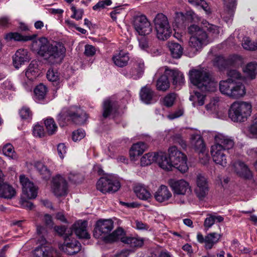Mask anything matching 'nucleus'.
Wrapping results in <instances>:
<instances>
[{
    "label": "nucleus",
    "instance_id": "54",
    "mask_svg": "<svg viewBox=\"0 0 257 257\" xmlns=\"http://www.w3.org/2000/svg\"><path fill=\"white\" fill-rule=\"evenodd\" d=\"M194 94L195 95L194 96H192L190 97V99L192 98L197 102L199 105H203L204 104L205 95L197 91H195Z\"/></svg>",
    "mask_w": 257,
    "mask_h": 257
},
{
    "label": "nucleus",
    "instance_id": "10",
    "mask_svg": "<svg viewBox=\"0 0 257 257\" xmlns=\"http://www.w3.org/2000/svg\"><path fill=\"white\" fill-rule=\"evenodd\" d=\"M51 189L52 193L57 197L65 196L68 192L67 182L63 177L57 175L53 178Z\"/></svg>",
    "mask_w": 257,
    "mask_h": 257
},
{
    "label": "nucleus",
    "instance_id": "26",
    "mask_svg": "<svg viewBox=\"0 0 257 257\" xmlns=\"http://www.w3.org/2000/svg\"><path fill=\"white\" fill-rule=\"evenodd\" d=\"M172 197V193L168 188L164 185L160 186L155 194L156 200L159 202L168 200Z\"/></svg>",
    "mask_w": 257,
    "mask_h": 257
},
{
    "label": "nucleus",
    "instance_id": "4",
    "mask_svg": "<svg viewBox=\"0 0 257 257\" xmlns=\"http://www.w3.org/2000/svg\"><path fill=\"white\" fill-rule=\"evenodd\" d=\"M187 33L190 36L189 46L195 51L200 50L208 42V36L201 28L195 24H192L187 29Z\"/></svg>",
    "mask_w": 257,
    "mask_h": 257
},
{
    "label": "nucleus",
    "instance_id": "53",
    "mask_svg": "<svg viewBox=\"0 0 257 257\" xmlns=\"http://www.w3.org/2000/svg\"><path fill=\"white\" fill-rule=\"evenodd\" d=\"M213 65L219 69L223 68L225 65V61L222 56H216L213 61Z\"/></svg>",
    "mask_w": 257,
    "mask_h": 257
},
{
    "label": "nucleus",
    "instance_id": "33",
    "mask_svg": "<svg viewBox=\"0 0 257 257\" xmlns=\"http://www.w3.org/2000/svg\"><path fill=\"white\" fill-rule=\"evenodd\" d=\"M223 221V217L220 215H215L212 214H208L207 217L204 221V227L206 231H208L215 223V221L221 222Z\"/></svg>",
    "mask_w": 257,
    "mask_h": 257
},
{
    "label": "nucleus",
    "instance_id": "5",
    "mask_svg": "<svg viewBox=\"0 0 257 257\" xmlns=\"http://www.w3.org/2000/svg\"><path fill=\"white\" fill-rule=\"evenodd\" d=\"M157 38L162 41L169 39L172 34V29L168 17L162 13L156 15L153 19Z\"/></svg>",
    "mask_w": 257,
    "mask_h": 257
},
{
    "label": "nucleus",
    "instance_id": "57",
    "mask_svg": "<svg viewBox=\"0 0 257 257\" xmlns=\"http://www.w3.org/2000/svg\"><path fill=\"white\" fill-rule=\"evenodd\" d=\"M218 102V98H214L211 100L209 103L206 105L205 108L208 113H212L215 110L216 105Z\"/></svg>",
    "mask_w": 257,
    "mask_h": 257
},
{
    "label": "nucleus",
    "instance_id": "14",
    "mask_svg": "<svg viewBox=\"0 0 257 257\" xmlns=\"http://www.w3.org/2000/svg\"><path fill=\"white\" fill-rule=\"evenodd\" d=\"M222 234L215 232L208 233L205 237L201 233H198L197 238L199 242L204 243V247L206 249H210L221 239Z\"/></svg>",
    "mask_w": 257,
    "mask_h": 257
},
{
    "label": "nucleus",
    "instance_id": "55",
    "mask_svg": "<svg viewBox=\"0 0 257 257\" xmlns=\"http://www.w3.org/2000/svg\"><path fill=\"white\" fill-rule=\"evenodd\" d=\"M198 154L200 163L204 165H207L209 163L210 157L206 150Z\"/></svg>",
    "mask_w": 257,
    "mask_h": 257
},
{
    "label": "nucleus",
    "instance_id": "19",
    "mask_svg": "<svg viewBox=\"0 0 257 257\" xmlns=\"http://www.w3.org/2000/svg\"><path fill=\"white\" fill-rule=\"evenodd\" d=\"M87 220H79L76 221L71 226V232L69 235L72 234V231L79 238H88L89 234L87 231Z\"/></svg>",
    "mask_w": 257,
    "mask_h": 257
},
{
    "label": "nucleus",
    "instance_id": "60",
    "mask_svg": "<svg viewBox=\"0 0 257 257\" xmlns=\"http://www.w3.org/2000/svg\"><path fill=\"white\" fill-rule=\"evenodd\" d=\"M47 79L51 81L56 82L59 79L57 72H55L53 70H49L47 73Z\"/></svg>",
    "mask_w": 257,
    "mask_h": 257
},
{
    "label": "nucleus",
    "instance_id": "49",
    "mask_svg": "<svg viewBox=\"0 0 257 257\" xmlns=\"http://www.w3.org/2000/svg\"><path fill=\"white\" fill-rule=\"evenodd\" d=\"M173 142L178 144L183 149L187 148V144L180 134H175L171 137Z\"/></svg>",
    "mask_w": 257,
    "mask_h": 257
},
{
    "label": "nucleus",
    "instance_id": "20",
    "mask_svg": "<svg viewBox=\"0 0 257 257\" xmlns=\"http://www.w3.org/2000/svg\"><path fill=\"white\" fill-rule=\"evenodd\" d=\"M214 141L215 144L213 146H219L224 150L232 149L234 145L233 139L222 134L218 133L215 135Z\"/></svg>",
    "mask_w": 257,
    "mask_h": 257
},
{
    "label": "nucleus",
    "instance_id": "30",
    "mask_svg": "<svg viewBox=\"0 0 257 257\" xmlns=\"http://www.w3.org/2000/svg\"><path fill=\"white\" fill-rule=\"evenodd\" d=\"M127 237L124 230L121 228H118L109 234L105 242H112L119 240L124 243Z\"/></svg>",
    "mask_w": 257,
    "mask_h": 257
},
{
    "label": "nucleus",
    "instance_id": "1",
    "mask_svg": "<svg viewBox=\"0 0 257 257\" xmlns=\"http://www.w3.org/2000/svg\"><path fill=\"white\" fill-rule=\"evenodd\" d=\"M32 49L43 61L50 65L60 64L66 56V48L61 42L49 41L45 37L40 38L32 43Z\"/></svg>",
    "mask_w": 257,
    "mask_h": 257
},
{
    "label": "nucleus",
    "instance_id": "43",
    "mask_svg": "<svg viewBox=\"0 0 257 257\" xmlns=\"http://www.w3.org/2000/svg\"><path fill=\"white\" fill-rule=\"evenodd\" d=\"M35 167L44 179L48 180L50 178L51 174L50 170L42 163L37 162Z\"/></svg>",
    "mask_w": 257,
    "mask_h": 257
},
{
    "label": "nucleus",
    "instance_id": "25",
    "mask_svg": "<svg viewBox=\"0 0 257 257\" xmlns=\"http://www.w3.org/2000/svg\"><path fill=\"white\" fill-rule=\"evenodd\" d=\"M156 162L157 163L160 167L165 170H170L173 167L169 157L168 158L166 154L164 152L157 153Z\"/></svg>",
    "mask_w": 257,
    "mask_h": 257
},
{
    "label": "nucleus",
    "instance_id": "50",
    "mask_svg": "<svg viewBox=\"0 0 257 257\" xmlns=\"http://www.w3.org/2000/svg\"><path fill=\"white\" fill-rule=\"evenodd\" d=\"M176 95L174 93H170L166 95L163 99V104L167 107L172 106L176 99Z\"/></svg>",
    "mask_w": 257,
    "mask_h": 257
},
{
    "label": "nucleus",
    "instance_id": "62",
    "mask_svg": "<svg viewBox=\"0 0 257 257\" xmlns=\"http://www.w3.org/2000/svg\"><path fill=\"white\" fill-rule=\"evenodd\" d=\"M71 10L73 12V14L71 16L72 18H75L78 20L82 18L83 11L81 10L77 11L74 6H72Z\"/></svg>",
    "mask_w": 257,
    "mask_h": 257
},
{
    "label": "nucleus",
    "instance_id": "56",
    "mask_svg": "<svg viewBox=\"0 0 257 257\" xmlns=\"http://www.w3.org/2000/svg\"><path fill=\"white\" fill-rule=\"evenodd\" d=\"M225 7L228 11H233L237 5V0H224L223 1Z\"/></svg>",
    "mask_w": 257,
    "mask_h": 257
},
{
    "label": "nucleus",
    "instance_id": "35",
    "mask_svg": "<svg viewBox=\"0 0 257 257\" xmlns=\"http://www.w3.org/2000/svg\"><path fill=\"white\" fill-rule=\"evenodd\" d=\"M36 257H55L56 251L52 247H42L35 250Z\"/></svg>",
    "mask_w": 257,
    "mask_h": 257
},
{
    "label": "nucleus",
    "instance_id": "9",
    "mask_svg": "<svg viewBox=\"0 0 257 257\" xmlns=\"http://www.w3.org/2000/svg\"><path fill=\"white\" fill-rule=\"evenodd\" d=\"M113 228V221L111 219H100L96 222L93 236L105 242Z\"/></svg>",
    "mask_w": 257,
    "mask_h": 257
},
{
    "label": "nucleus",
    "instance_id": "47",
    "mask_svg": "<svg viewBox=\"0 0 257 257\" xmlns=\"http://www.w3.org/2000/svg\"><path fill=\"white\" fill-rule=\"evenodd\" d=\"M3 152L5 156L9 157L11 159H15L16 158V155L14 148L10 144H6L4 146Z\"/></svg>",
    "mask_w": 257,
    "mask_h": 257
},
{
    "label": "nucleus",
    "instance_id": "21",
    "mask_svg": "<svg viewBox=\"0 0 257 257\" xmlns=\"http://www.w3.org/2000/svg\"><path fill=\"white\" fill-rule=\"evenodd\" d=\"M30 58L28 56V52L27 50L20 49L18 50L13 57V62L15 67L19 68L25 62H29Z\"/></svg>",
    "mask_w": 257,
    "mask_h": 257
},
{
    "label": "nucleus",
    "instance_id": "7",
    "mask_svg": "<svg viewBox=\"0 0 257 257\" xmlns=\"http://www.w3.org/2000/svg\"><path fill=\"white\" fill-rule=\"evenodd\" d=\"M168 155L173 167L181 173H185L188 170L187 164V158L185 154L180 151L176 146L168 149Z\"/></svg>",
    "mask_w": 257,
    "mask_h": 257
},
{
    "label": "nucleus",
    "instance_id": "24",
    "mask_svg": "<svg viewBox=\"0 0 257 257\" xmlns=\"http://www.w3.org/2000/svg\"><path fill=\"white\" fill-rule=\"evenodd\" d=\"M68 120H71L73 123L76 124H82L84 123L87 119V115L86 113L81 110H79L76 112H70L68 113Z\"/></svg>",
    "mask_w": 257,
    "mask_h": 257
},
{
    "label": "nucleus",
    "instance_id": "41",
    "mask_svg": "<svg viewBox=\"0 0 257 257\" xmlns=\"http://www.w3.org/2000/svg\"><path fill=\"white\" fill-rule=\"evenodd\" d=\"M144 239L142 238L136 236H127L124 244L128 245L131 247H140L144 244Z\"/></svg>",
    "mask_w": 257,
    "mask_h": 257
},
{
    "label": "nucleus",
    "instance_id": "42",
    "mask_svg": "<svg viewBox=\"0 0 257 257\" xmlns=\"http://www.w3.org/2000/svg\"><path fill=\"white\" fill-rule=\"evenodd\" d=\"M157 153H149L144 155L141 159V165L146 166L156 162Z\"/></svg>",
    "mask_w": 257,
    "mask_h": 257
},
{
    "label": "nucleus",
    "instance_id": "46",
    "mask_svg": "<svg viewBox=\"0 0 257 257\" xmlns=\"http://www.w3.org/2000/svg\"><path fill=\"white\" fill-rule=\"evenodd\" d=\"M45 125L47 133L49 135L53 134L57 128V126L52 118H48L45 120Z\"/></svg>",
    "mask_w": 257,
    "mask_h": 257
},
{
    "label": "nucleus",
    "instance_id": "2",
    "mask_svg": "<svg viewBox=\"0 0 257 257\" xmlns=\"http://www.w3.org/2000/svg\"><path fill=\"white\" fill-rule=\"evenodd\" d=\"M190 80L192 84L204 91H214L217 83L210 73L203 69H192L189 72Z\"/></svg>",
    "mask_w": 257,
    "mask_h": 257
},
{
    "label": "nucleus",
    "instance_id": "11",
    "mask_svg": "<svg viewBox=\"0 0 257 257\" xmlns=\"http://www.w3.org/2000/svg\"><path fill=\"white\" fill-rule=\"evenodd\" d=\"M134 25L135 30L142 36L148 35L152 31L151 23L143 15L134 18Z\"/></svg>",
    "mask_w": 257,
    "mask_h": 257
},
{
    "label": "nucleus",
    "instance_id": "27",
    "mask_svg": "<svg viewBox=\"0 0 257 257\" xmlns=\"http://www.w3.org/2000/svg\"><path fill=\"white\" fill-rule=\"evenodd\" d=\"M147 149V145L143 142H138L134 144L130 150V156L132 160H135Z\"/></svg>",
    "mask_w": 257,
    "mask_h": 257
},
{
    "label": "nucleus",
    "instance_id": "16",
    "mask_svg": "<svg viewBox=\"0 0 257 257\" xmlns=\"http://www.w3.org/2000/svg\"><path fill=\"white\" fill-rule=\"evenodd\" d=\"M225 150L221 149L219 146H212L211 154L213 161L218 165L222 167H226L229 162V160L224 153Z\"/></svg>",
    "mask_w": 257,
    "mask_h": 257
},
{
    "label": "nucleus",
    "instance_id": "17",
    "mask_svg": "<svg viewBox=\"0 0 257 257\" xmlns=\"http://www.w3.org/2000/svg\"><path fill=\"white\" fill-rule=\"evenodd\" d=\"M60 248L68 254L73 255L81 250V244L75 239L70 240L67 235L65 236L64 244Z\"/></svg>",
    "mask_w": 257,
    "mask_h": 257
},
{
    "label": "nucleus",
    "instance_id": "52",
    "mask_svg": "<svg viewBox=\"0 0 257 257\" xmlns=\"http://www.w3.org/2000/svg\"><path fill=\"white\" fill-rule=\"evenodd\" d=\"M202 24L204 25V28H205L209 32L215 35H217L219 34V31L217 26L209 24L206 21H202Z\"/></svg>",
    "mask_w": 257,
    "mask_h": 257
},
{
    "label": "nucleus",
    "instance_id": "39",
    "mask_svg": "<svg viewBox=\"0 0 257 257\" xmlns=\"http://www.w3.org/2000/svg\"><path fill=\"white\" fill-rule=\"evenodd\" d=\"M5 39L8 41L12 40L15 41H28L31 40V37L28 36H23L21 34L17 32H11L7 33L5 36Z\"/></svg>",
    "mask_w": 257,
    "mask_h": 257
},
{
    "label": "nucleus",
    "instance_id": "12",
    "mask_svg": "<svg viewBox=\"0 0 257 257\" xmlns=\"http://www.w3.org/2000/svg\"><path fill=\"white\" fill-rule=\"evenodd\" d=\"M20 181L22 186L23 195L26 199H34L37 195V188L29 178L24 175L20 176Z\"/></svg>",
    "mask_w": 257,
    "mask_h": 257
},
{
    "label": "nucleus",
    "instance_id": "45",
    "mask_svg": "<svg viewBox=\"0 0 257 257\" xmlns=\"http://www.w3.org/2000/svg\"><path fill=\"white\" fill-rule=\"evenodd\" d=\"M47 92L46 87L42 84H40L36 87L34 89V93L36 97L38 99L44 98Z\"/></svg>",
    "mask_w": 257,
    "mask_h": 257
},
{
    "label": "nucleus",
    "instance_id": "15",
    "mask_svg": "<svg viewBox=\"0 0 257 257\" xmlns=\"http://www.w3.org/2000/svg\"><path fill=\"white\" fill-rule=\"evenodd\" d=\"M232 167L235 173L239 177L250 180L253 179V174L248 166L240 160L234 161Z\"/></svg>",
    "mask_w": 257,
    "mask_h": 257
},
{
    "label": "nucleus",
    "instance_id": "40",
    "mask_svg": "<svg viewBox=\"0 0 257 257\" xmlns=\"http://www.w3.org/2000/svg\"><path fill=\"white\" fill-rule=\"evenodd\" d=\"M170 87V82L167 75L161 76L156 82V88L159 91H166Z\"/></svg>",
    "mask_w": 257,
    "mask_h": 257
},
{
    "label": "nucleus",
    "instance_id": "51",
    "mask_svg": "<svg viewBox=\"0 0 257 257\" xmlns=\"http://www.w3.org/2000/svg\"><path fill=\"white\" fill-rule=\"evenodd\" d=\"M69 181L74 184H78L84 180L83 176L78 173H70L68 176Z\"/></svg>",
    "mask_w": 257,
    "mask_h": 257
},
{
    "label": "nucleus",
    "instance_id": "29",
    "mask_svg": "<svg viewBox=\"0 0 257 257\" xmlns=\"http://www.w3.org/2000/svg\"><path fill=\"white\" fill-rule=\"evenodd\" d=\"M226 74L227 79L225 80H222L220 82L237 83L244 79V77L236 69L228 70Z\"/></svg>",
    "mask_w": 257,
    "mask_h": 257
},
{
    "label": "nucleus",
    "instance_id": "28",
    "mask_svg": "<svg viewBox=\"0 0 257 257\" xmlns=\"http://www.w3.org/2000/svg\"><path fill=\"white\" fill-rule=\"evenodd\" d=\"M112 59L116 66L123 67L127 65L130 60V57L128 53H125L121 50L118 54L114 55Z\"/></svg>",
    "mask_w": 257,
    "mask_h": 257
},
{
    "label": "nucleus",
    "instance_id": "23",
    "mask_svg": "<svg viewBox=\"0 0 257 257\" xmlns=\"http://www.w3.org/2000/svg\"><path fill=\"white\" fill-rule=\"evenodd\" d=\"M190 144L192 148L197 153H201L206 150L204 142L202 137L198 134L191 135Z\"/></svg>",
    "mask_w": 257,
    "mask_h": 257
},
{
    "label": "nucleus",
    "instance_id": "48",
    "mask_svg": "<svg viewBox=\"0 0 257 257\" xmlns=\"http://www.w3.org/2000/svg\"><path fill=\"white\" fill-rule=\"evenodd\" d=\"M242 46L244 49L249 51H254L257 49V43L252 42L248 38L243 39Z\"/></svg>",
    "mask_w": 257,
    "mask_h": 257
},
{
    "label": "nucleus",
    "instance_id": "64",
    "mask_svg": "<svg viewBox=\"0 0 257 257\" xmlns=\"http://www.w3.org/2000/svg\"><path fill=\"white\" fill-rule=\"evenodd\" d=\"M95 48L92 45H86L85 47L84 54L87 56H92L95 53Z\"/></svg>",
    "mask_w": 257,
    "mask_h": 257
},
{
    "label": "nucleus",
    "instance_id": "34",
    "mask_svg": "<svg viewBox=\"0 0 257 257\" xmlns=\"http://www.w3.org/2000/svg\"><path fill=\"white\" fill-rule=\"evenodd\" d=\"M134 192L137 196L144 200H148L151 197V194L149 191L143 185L138 184L134 187Z\"/></svg>",
    "mask_w": 257,
    "mask_h": 257
},
{
    "label": "nucleus",
    "instance_id": "36",
    "mask_svg": "<svg viewBox=\"0 0 257 257\" xmlns=\"http://www.w3.org/2000/svg\"><path fill=\"white\" fill-rule=\"evenodd\" d=\"M140 97L141 100L147 104L151 103L154 96V91L148 86H145L142 88L140 91Z\"/></svg>",
    "mask_w": 257,
    "mask_h": 257
},
{
    "label": "nucleus",
    "instance_id": "58",
    "mask_svg": "<svg viewBox=\"0 0 257 257\" xmlns=\"http://www.w3.org/2000/svg\"><path fill=\"white\" fill-rule=\"evenodd\" d=\"M85 136V133L84 131L78 129L73 132L72 134V139L74 141H77L83 139Z\"/></svg>",
    "mask_w": 257,
    "mask_h": 257
},
{
    "label": "nucleus",
    "instance_id": "37",
    "mask_svg": "<svg viewBox=\"0 0 257 257\" xmlns=\"http://www.w3.org/2000/svg\"><path fill=\"white\" fill-rule=\"evenodd\" d=\"M116 102L109 99L105 100L103 104L102 116L107 118L110 115L114 109L116 108Z\"/></svg>",
    "mask_w": 257,
    "mask_h": 257
},
{
    "label": "nucleus",
    "instance_id": "8",
    "mask_svg": "<svg viewBox=\"0 0 257 257\" xmlns=\"http://www.w3.org/2000/svg\"><path fill=\"white\" fill-rule=\"evenodd\" d=\"M120 187L119 182L110 175L101 177L96 184L97 189L104 194L115 192Z\"/></svg>",
    "mask_w": 257,
    "mask_h": 257
},
{
    "label": "nucleus",
    "instance_id": "6",
    "mask_svg": "<svg viewBox=\"0 0 257 257\" xmlns=\"http://www.w3.org/2000/svg\"><path fill=\"white\" fill-rule=\"evenodd\" d=\"M219 89L221 93L233 99L242 98L246 93L245 86L241 82L231 83L220 82Z\"/></svg>",
    "mask_w": 257,
    "mask_h": 257
},
{
    "label": "nucleus",
    "instance_id": "13",
    "mask_svg": "<svg viewBox=\"0 0 257 257\" xmlns=\"http://www.w3.org/2000/svg\"><path fill=\"white\" fill-rule=\"evenodd\" d=\"M209 186L207 179L201 174L196 177V187L194 192L199 200H203L208 194Z\"/></svg>",
    "mask_w": 257,
    "mask_h": 257
},
{
    "label": "nucleus",
    "instance_id": "63",
    "mask_svg": "<svg viewBox=\"0 0 257 257\" xmlns=\"http://www.w3.org/2000/svg\"><path fill=\"white\" fill-rule=\"evenodd\" d=\"M111 4V0H104L99 2L96 5L93 6V9L94 10H96L98 9L104 8L105 6H109Z\"/></svg>",
    "mask_w": 257,
    "mask_h": 257
},
{
    "label": "nucleus",
    "instance_id": "31",
    "mask_svg": "<svg viewBox=\"0 0 257 257\" xmlns=\"http://www.w3.org/2000/svg\"><path fill=\"white\" fill-rule=\"evenodd\" d=\"M257 63L255 62H249L243 68L242 71L245 75L244 78L253 80L255 78L256 75Z\"/></svg>",
    "mask_w": 257,
    "mask_h": 257
},
{
    "label": "nucleus",
    "instance_id": "22",
    "mask_svg": "<svg viewBox=\"0 0 257 257\" xmlns=\"http://www.w3.org/2000/svg\"><path fill=\"white\" fill-rule=\"evenodd\" d=\"M165 74L167 75L168 77L172 80V83L173 85L176 87L181 86L184 84L185 82V78L183 74L180 71L177 69H165Z\"/></svg>",
    "mask_w": 257,
    "mask_h": 257
},
{
    "label": "nucleus",
    "instance_id": "59",
    "mask_svg": "<svg viewBox=\"0 0 257 257\" xmlns=\"http://www.w3.org/2000/svg\"><path fill=\"white\" fill-rule=\"evenodd\" d=\"M33 134L39 138L44 136L45 132L43 126L39 124L36 125L33 129Z\"/></svg>",
    "mask_w": 257,
    "mask_h": 257
},
{
    "label": "nucleus",
    "instance_id": "18",
    "mask_svg": "<svg viewBox=\"0 0 257 257\" xmlns=\"http://www.w3.org/2000/svg\"><path fill=\"white\" fill-rule=\"evenodd\" d=\"M168 184L174 193L178 195H184L188 190L190 189L189 183L183 179L179 180L169 179Z\"/></svg>",
    "mask_w": 257,
    "mask_h": 257
},
{
    "label": "nucleus",
    "instance_id": "3",
    "mask_svg": "<svg viewBox=\"0 0 257 257\" xmlns=\"http://www.w3.org/2000/svg\"><path fill=\"white\" fill-rule=\"evenodd\" d=\"M252 110L250 102L236 101L231 104L228 116L234 122H244L251 115Z\"/></svg>",
    "mask_w": 257,
    "mask_h": 257
},
{
    "label": "nucleus",
    "instance_id": "32",
    "mask_svg": "<svg viewBox=\"0 0 257 257\" xmlns=\"http://www.w3.org/2000/svg\"><path fill=\"white\" fill-rule=\"evenodd\" d=\"M167 47L173 58L178 59L182 55L183 49L179 43L168 42L167 43Z\"/></svg>",
    "mask_w": 257,
    "mask_h": 257
},
{
    "label": "nucleus",
    "instance_id": "44",
    "mask_svg": "<svg viewBox=\"0 0 257 257\" xmlns=\"http://www.w3.org/2000/svg\"><path fill=\"white\" fill-rule=\"evenodd\" d=\"M38 75L39 70L38 68L35 66L34 64L31 63L26 72V76L29 79L33 80Z\"/></svg>",
    "mask_w": 257,
    "mask_h": 257
},
{
    "label": "nucleus",
    "instance_id": "38",
    "mask_svg": "<svg viewBox=\"0 0 257 257\" xmlns=\"http://www.w3.org/2000/svg\"><path fill=\"white\" fill-rule=\"evenodd\" d=\"M16 195L15 190L10 185L5 183L0 189V196L6 199H11Z\"/></svg>",
    "mask_w": 257,
    "mask_h": 257
},
{
    "label": "nucleus",
    "instance_id": "61",
    "mask_svg": "<svg viewBox=\"0 0 257 257\" xmlns=\"http://www.w3.org/2000/svg\"><path fill=\"white\" fill-rule=\"evenodd\" d=\"M175 15L174 22L176 24H178L181 22L183 23L186 20L185 15L182 12H176L175 13Z\"/></svg>",
    "mask_w": 257,
    "mask_h": 257
}]
</instances>
